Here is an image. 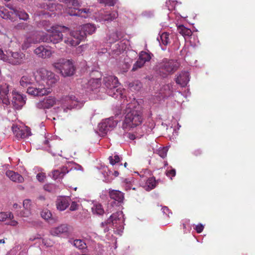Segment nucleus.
Returning <instances> with one entry per match:
<instances>
[{
	"mask_svg": "<svg viewBox=\"0 0 255 255\" xmlns=\"http://www.w3.org/2000/svg\"><path fill=\"white\" fill-rule=\"evenodd\" d=\"M125 115L123 125L125 128L135 127L140 125L142 122L141 109L135 99L132 102L127 104Z\"/></svg>",
	"mask_w": 255,
	"mask_h": 255,
	"instance_id": "obj_1",
	"label": "nucleus"
},
{
	"mask_svg": "<svg viewBox=\"0 0 255 255\" xmlns=\"http://www.w3.org/2000/svg\"><path fill=\"white\" fill-rule=\"evenodd\" d=\"M48 33L39 35V41L46 43H58L64 40L65 35L69 33V29L60 25L53 26L50 29H46Z\"/></svg>",
	"mask_w": 255,
	"mask_h": 255,
	"instance_id": "obj_2",
	"label": "nucleus"
},
{
	"mask_svg": "<svg viewBox=\"0 0 255 255\" xmlns=\"http://www.w3.org/2000/svg\"><path fill=\"white\" fill-rule=\"evenodd\" d=\"M34 79L32 76L30 75H25L22 76L21 78L19 83L20 85L23 87H28L27 89V92L31 95L34 96H42L47 95L51 92V90L49 88H45L42 86L37 87L30 86L34 83Z\"/></svg>",
	"mask_w": 255,
	"mask_h": 255,
	"instance_id": "obj_3",
	"label": "nucleus"
},
{
	"mask_svg": "<svg viewBox=\"0 0 255 255\" xmlns=\"http://www.w3.org/2000/svg\"><path fill=\"white\" fill-rule=\"evenodd\" d=\"M104 83L107 94L114 98H123L124 89L121 87L117 77L109 75L104 77Z\"/></svg>",
	"mask_w": 255,
	"mask_h": 255,
	"instance_id": "obj_4",
	"label": "nucleus"
},
{
	"mask_svg": "<svg viewBox=\"0 0 255 255\" xmlns=\"http://www.w3.org/2000/svg\"><path fill=\"white\" fill-rule=\"evenodd\" d=\"M52 65L64 77L71 76L75 72L73 62L70 59H59L53 63Z\"/></svg>",
	"mask_w": 255,
	"mask_h": 255,
	"instance_id": "obj_5",
	"label": "nucleus"
},
{
	"mask_svg": "<svg viewBox=\"0 0 255 255\" xmlns=\"http://www.w3.org/2000/svg\"><path fill=\"white\" fill-rule=\"evenodd\" d=\"M178 66L176 61L165 58L157 63L156 69L162 77H166L177 70Z\"/></svg>",
	"mask_w": 255,
	"mask_h": 255,
	"instance_id": "obj_6",
	"label": "nucleus"
},
{
	"mask_svg": "<svg viewBox=\"0 0 255 255\" xmlns=\"http://www.w3.org/2000/svg\"><path fill=\"white\" fill-rule=\"evenodd\" d=\"M125 219L123 213L122 211H118L112 214L105 223H102L101 225L104 226L105 224H112L115 233L121 235L124 228Z\"/></svg>",
	"mask_w": 255,
	"mask_h": 255,
	"instance_id": "obj_7",
	"label": "nucleus"
},
{
	"mask_svg": "<svg viewBox=\"0 0 255 255\" xmlns=\"http://www.w3.org/2000/svg\"><path fill=\"white\" fill-rule=\"evenodd\" d=\"M36 77L42 82V84L48 87H53L58 81V77L52 72L44 68H40L37 71Z\"/></svg>",
	"mask_w": 255,
	"mask_h": 255,
	"instance_id": "obj_8",
	"label": "nucleus"
},
{
	"mask_svg": "<svg viewBox=\"0 0 255 255\" xmlns=\"http://www.w3.org/2000/svg\"><path fill=\"white\" fill-rule=\"evenodd\" d=\"M83 105V101H78L75 96L70 95L62 100L61 107L64 112H68L72 109H80Z\"/></svg>",
	"mask_w": 255,
	"mask_h": 255,
	"instance_id": "obj_9",
	"label": "nucleus"
},
{
	"mask_svg": "<svg viewBox=\"0 0 255 255\" xmlns=\"http://www.w3.org/2000/svg\"><path fill=\"white\" fill-rule=\"evenodd\" d=\"M67 34H69V36L68 37L65 36L64 42L65 44L71 46H77L86 38L85 33L84 32H82L80 27L78 30L72 32L69 31Z\"/></svg>",
	"mask_w": 255,
	"mask_h": 255,
	"instance_id": "obj_10",
	"label": "nucleus"
},
{
	"mask_svg": "<svg viewBox=\"0 0 255 255\" xmlns=\"http://www.w3.org/2000/svg\"><path fill=\"white\" fill-rule=\"evenodd\" d=\"M24 54L18 52H6L4 61L13 65H20L22 63Z\"/></svg>",
	"mask_w": 255,
	"mask_h": 255,
	"instance_id": "obj_11",
	"label": "nucleus"
},
{
	"mask_svg": "<svg viewBox=\"0 0 255 255\" xmlns=\"http://www.w3.org/2000/svg\"><path fill=\"white\" fill-rule=\"evenodd\" d=\"M117 122L112 118H110L103 120L99 124L98 128L99 131L103 135L107 133L109 131L113 130L117 126Z\"/></svg>",
	"mask_w": 255,
	"mask_h": 255,
	"instance_id": "obj_12",
	"label": "nucleus"
},
{
	"mask_svg": "<svg viewBox=\"0 0 255 255\" xmlns=\"http://www.w3.org/2000/svg\"><path fill=\"white\" fill-rule=\"evenodd\" d=\"M12 96L11 102L13 106L16 110L20 109L25 104L26 97L15 91L12 92Z\"/></svg>",
	"mask_w": 255,
	"mask_h": 255,
	"instance_id": "obj_13",
	"label": "nucleus"
},
{
	"mask_svg": "<svg viewBox=\"0 0 255 255\" xmlns=\"http://www.w3.org/2000/svg\"><path fill=\"white\" fill-rule=\"evenodd\" d=\"M34 52L39 58L43 59L50 58L53 53L50 47L43 45L35 48Z\"/></svg>",
	"mask_w": 255,
	"mask_h": 255,
	"instance_id": "obj_14",
	"label": "nucleus"
},
{
	"mask_svg": "<svg viewBox=\"0 0 255 255\" xmlns=\"http://www.w3.org/2000/svg\"><path fill=\"white\" fill-rule=\"evenodd\" d=\"M9 86L5 83L0 85V99L3 104L6 105L10 104L9 98Z\"/></svg>",
	"mask_w": 255,
	"mask_h": 255,
	"instance_id": "obj_15",
	"label": "nucleus"
},
{
	"mask_svg": "<svg viewBox=\"0 0 255 255\" xmlns=\"http://www.w3.org/2000/svg\"><path fill=\"white\" fill-rule=\"evenodd\" d=\"M11 128L17 138H24L31 135L30 129L27 127L20 129L18 126L13 125Z\"/></svg>",
	"mask_w": 255,
	"mask_h": 255,
	"instance_id": "obj_16",
	"label": "nucleus"
},
{
	"mask_svg": "<svg viewBox=\"0 0 255 255\" xmlns=\"http://www.w3.org/2000/svg\"><path fill=\"white\" fill-rule=\"evenodd\" d=\"M56 103V99L54 97L49 96L39 101L36 104V107L39 109H49Z\"/></svg>",
	"mask_w": 255,
	"mask_h": 255,
	"instance_id": "obj_17",
	"label": "nucleus"
},
{
	"mask_svg": "<svg viewBox=\"0 0 255 255\" xmlns=\"http://www.w3.org/2000/svg\"><path fill=\"white\" fill-rule=\"evenodd\" d=\"M69 230V228L67 224H61L58 227L52 228L50 230V234L54 236H60L67 235Z\"/></svg>",
	"mask_w": 255,
	"mask_h": 255,
	"instance_id": "obj_18",
	"label": "nucleus"
},
{
	"mask_svg": "<svg viewBox=\"0 0 255 255\" xmlns=\"http://www.w3.org/2000/svg\"><path fill=\"white\" fill-rule=\"evenodd\" d=\"M71 199L69 197H59L56 201V205L58 210L63 211L69 206Z\"/></svg>",
	"mask_w": 255,
	"mask_h": 255,
	"instance_id": "obj_19",
	"label": "nucleus"
},
{
	"mask_svg": "<svg viewBox=\"0 0 255 255\" xmlns=\"http://www.w3.org/2000/svg\"><path fill=\"white\" fill-rule=\"evenodd\" d=\"M101 86V80L100 78H92L88 81L87 85L84 88L86 89V91L88 93L91 91L96 92L97 89Z\"/></svg>",
	"mask_w": 255,
	"mask_h": 255,
	"instance_id": "obj_20",
	"label": "nucleus"
},
{
	"mask_svg": "<svg viewBox=\"0 0 255 255\" xmlns=\"http://www.w3.org/2000/svg\"><path fill=\"white\" fill-rule=\"evenodd\" d=\"M190 80L189 74L187 72L183 71L179 73L176 79V83L181 87H185Z\"/></svg>",
	"mask_w": 255,
	"mask_h": 255,
	"instance_id": "obj_21",
	"label": "nucleus"
},
{
	"mask_svg": "<svg viewBox=\"0 0 255 255\" xmlns=\"http://www.w3.org/2000/svg\"><path fill=\"white\" fill-rule=\"evenodd\" d=\"M70 170L68 169L66 166H63L59 169L54 170L52 172V178L54 180L61 179L63 178L64 176L70 171Z\"/></svg>",
	"mask_w": 255,
	"mask_h": 255,
	"instance_id": "obj_22",
	"label": "nucleus"
},
{
	"mask_svg": "<svg viewBox=\"0 0 255 255\" xmlns=\"http://www.w3.org/2000/svg\"><path fill=\"white\" fill-rule=\"evenodd\" d=\"M157 40L159 41L162 49L165 50L166 46L170 43L169 34L167 32H163L160 34L159 38H157Z\"/></svg>",
	"mask_w": 255,
	"mask_h": 255,
	"instance_id": "obj_23",
	"label": "nucleus"
},
{
	"mask_svg": "<svg viewBox=\"0 0 255 255\" xmlns=\"http://www.w3.org/2000/svg\"><path fill=\"white\" fill-rule=\"evenodd\" d=\"M5 174L7 177L13 182L22 183L24 181V178L21 175L12 170H7Z\"/></svg>",
	"mask_w": 255,
	"mask_h": 255,
	"instance_id": "obj_24",
	"label": "nucleus"
},
{
	"mask_svg": "<svg viewBox=\"0 0 255 255\" xmlns=\"http://www.w3.org/2000/svg\"><path fill=\"white\" fill-rule=\"evenodd\" d=\"M90 8H81L75 10L74 12H69V15L71 16H78L83 18H87L91 13Z\"/></svg>",
	"mask_w": 255,
	"mask_h": 255,
	"instance_id": "obj_25",
	"label": "nucleus"
},
{
	"mask_svg": "<svg viewBox=\"0 0 255 255\" xmlns=\"http://www.w3.org/2000/svg\"><path fill=\"white\" fill-rule=\"evenodd\" d=\"M82 32L85 33V37L87 34H92L94 33L96 30V26L92 24L87 23L80 27Z\"/></svg>",
	"mask_w": 255,
	"mask_h": 255,
	"instance_id": "obj_26",
	"label": "nucleus"
},
{
	"mask_svg": "<svg viewBox=\"0 0 255 255\" xmlns=\"http://www.w3.org/2000/svg\"><path fill=\"white\" fill-rule=\"evenodd\" d=\"M126 48V45L123 41H120L116 44L112 48L113 54L118 55Z\"/></svg>",
	"mask_w": 255,
	"mask_h": 255,
	"instance_id": "obj_27",
	"label": "nucleus"
},
{
	"mask_svg": "<svg viewBox=\"0 0 255 255\" xmlns=\"http://www.w3.org/2000/svg\"><path fill=\"white\" fill-rule=\"evenodd\" d=\"M109 195L111 199L118 202H122L124 198L123 193L118 190H112L110 191Z\"/></svg>",
	"mask_w": 255,
	"mask_h": 255,
	"instance_id": "obj_28",
	"label": "nucleus"
},
{
	"mask_svg": "<svg viewBox=\"0 0 255 255\" xmlns=\"http://www.w3.org/2000/svg\"><path fill=\"white\" fill-rule=\"evenodd\" d=\"M11 9L12 10L13 13L17 16L20 19L26 21L29 19L28 14L24 10H18L14 8Z\"/></svg>",
	"mask_w": 255,
	"mask_h": 255,
	"instance_id": "obj_29",
	"label": "nucleus"
},
{
	"mask_svg": "<svg viewBox=\"0 0 255 255\" xmlns=\"http://www.w3.org/2000/svg\"><path fill=\"white\" fill-rule=\"evenodd\" d=\"M41 41L39 40H34L33 38L31 37H27L25 38L23 43L22 45V48L23 49H26L28 48L31 45V43H35L36 42H40Z\"/></svg>",
	"mask_w": 255,
	"mask_h": 255,
	"instance_id": "obj_30",
	"label": "nucleus"
},
{
	"mask_svg": "<svg viewBox=\"0 0 255 255\" xmlns=\"http://www.w3.org/2000/svg\"><path fill=\"white\" fill-rule=\"evenodd\" d=\"M153 151L154 153H157L161 157L164 158L166 156L168 148L167 147H160L156 149L153 148Z\"/></svg>",
	"mask_w": 255,
	"mask_h": 255,
	"instance_id": "obj_31",
	"label": "nucleus"
},
{
	"mask_svg": "<svg viewBox=\"0 0 255 255\" xmlns=\"http://www.w3.org/2000/svg\"><path fill=\"white\" fill-rule=\"evenodd\" d=\"M177 30L179 33L183 36H190L192 32L190 29L185 27L183 25H179L177 26Z\"/></svg>",
	"mask_w": 255,
	"mask_h": 255,
	"instance_id": "obj_32",
	"label": "nucleus"
},
{
	"mask_svg": "<svg viewBox=\"0 0 255 255\" xmlns=\"http://www.w3.org/2000/svg\"><path fill=\"white\" fill-rule=\"evenodd\" d=\"M156 186L155 180L154 178H150L146 180L144 188L146 190H150Z\"/></svg>",
	"mask_w": 255,
	"mask_h": 255,
	"instance_id": "obj_33",
	"label": "nucleus"
},
{
	"mask_svg": "<svg viewBox=\"0 0 255 255\" xmlns=\"http://www.w3.org/2000/svg\"><path fill=\"white\" fill-rule=\"evenodd\" d=\"M92 211L93 214L97 215H102L104 213V210L100 204H96L92 207Z\"/></svg>",
	"mask_w": 255,
	"mask_h": 255,
	"instance_id": "obj_34",
	"label": "nucleus"
},
{
	"mask_svg": "<svg viewBox=\"0 0 255 255\" xmlns=\"http://www.w3.org/2000/svg\"><path fill=\"white\" fill-rule=\"evenodd\" d=\"M118 16V12L117 11H113L109 14L104 15L102 17V19L104 21H110L116 19Z\"/></svg>",
	"mask_w": 255,
	"mask_h": 255,
	"instance_id": "obj_35",
	"label": "nucleus"
},
{
	"mask_svg": "<svg viewBox=\"0 0 255 255\" xmlns=\"http://www.w3.org/2000/svg\"><path fill=\"white\" fill-rule=\"evenodd\" d=\"M72 244L79 250L85 249L87 248L86 244L83 240L80 239L75 240Z\"/></svg>",
	"mask_w": 255,
	"mask_h": 255,
	"instance_id": "obj_36",
	"label": "nucleus"
},
{
	"mask_svg": "<svg viewBox=\"0 0 255 255\" xmlns=\"http://www.w3.org/2000/svg\"><path fill=\"white\" fill-rule=\"evenodd\" d=\"M0 16L3 19H9L11 21H13L8 10L3 7L0 8Z\"/></svg>",
	"mask_w": 255,
	"mask_h": 255,
	"instance_id": "obj_37",
	"label": "nucleus"
},
{
	"mask_svg": "<svg viewBox=\"0 0 255 255\" xmlns=\"http://www.w3.org/2000/svg\"><path fill=\"white\" fill-rule=\"evenodd\" d=\"M119 38L118 32H113L108 35L107 40L109 43H112L117 41Z\"/></svg>",
	"mask_w": 255,
	"mask_h": 255,
	"instance_id": "obj_38",
	"label": "nucleus"
},
{
	"mask_svg": "<svg viewBox=\"0 0 255 255\" xmlns=\"http://www.w3.org/2000/svg\"><path fill=\"white\" fill-rule=\"evenodd\" d=\"M13 218V215L11 212H0V221L4 222L7 219H11Z\"/></svg>",
	"mask_w": 255,
	"mask_h": 255,
	"instance_id": "obj_39",
	"label": "nucleus"
},
{
	"mask_svg": "<svg viewBox=\"0 0 255 255\" xmlns=\"http://www.w3.org/2000/svg\"><path fill=\"white\" fill-rule=\"evenodd\" d=\"M139 58L145 63L150 60L151 56L148 53L142 51L139 54Z\"/></svg>",
	"mask_w": 255,
	"mask_h": 255,
	"instance_id": "obj_40",
	"label": "nucleus"
},
{
	"mask_svg": "<svg viewBox=\"0 0 255 255\" xmlns=\"http://www.w3.org/2000/svg\"><path fill=\"white\" fill-rule=\"evenodd\" d=\"M110 163L113 165L118 164L120 161V157L118 154L111 155L109 157Z\"/></svg>",
	"mask_w": 255,
	"mask_h": 255,
	"instance_id": "obj_41",
	"label": "nucleus"
},
{
	"mask_svg": "<svg viewBox=\"0 0 255 255\" xmlns=\"http://www.w3.org/2000/svg\"><path fill=\"white\" fill-rule=\"evenodd\" d=\"M144 64L145 63L143 61L141 60L139 58H138L137 61L133 65L132 70H136L137 69L142 67Z\"/></svg>",
	"mask_w": 255,
	"mask_h": 255,
	"instance_id": "obj_42",
	"label": "nucleus"
},
{
	"mask_svg": "<svg viewBox=\"0 0 255 255\" xmlns=\"http://www.w3.org/2000/svg\"><path fill=\"white\" fill-rule=\"evenodd\" d=\"M129 86L130 88H132L134 90L138 91L141 88V83L138 81H135L130 83Z\"/></svg>",
	"mask_w": 255,
	"mask_h": 255,
	"instance_id": "obj_43",
	"label": "nucleus"
},
{
	"mask_svg": "<svg viewBox=\"0 0 255 255\" xmlns=\"http://www.w3.org/2000/svg\"><path fill=\"white\" fill-rule=\"evenodd\" d=\"M41 215L44 219L48 220L51 218L52 214L49 211L45 210L41 212Z\"/></svg>",
	"mask_w": 255,
	"mask_h": 255,
	"instance_id": "obj_44",
	"label": "nucleus"
},
{
	"mask_svg": "<svg viewBox=\"0 0 255 255\" xmlns=\"http://www.w3.org/2000/svg\"><path fill=\"white\" fill-rule=\"evenodd\" d=\"M100 3H105V5L109 6H114L117 2L118 0H99Z\"/></svg>",
	"mask_w": 255,
	"mask_h": 255,
	"instance_id": "obj_45",
	"label": "nucleus"
},
{
	"mask_svg": "<svg viewBox=\"0 0 255 255\" xmlns=\"http://www.w3.org/2000/svg\"><path fill=\"white\" fill-rule=\"evenodd\" d=\"M28 26V24L26 23L21 22L18 23L15 26V29L17 30L25 29Z\"/></svg>",
	"mask_w": 255,
	"mask_h": 255,
	"instance_id": "obj_46",
	"label": "nucleus"
},
{
	"mask_svg": "<svg viewBox=\"0 0 255 255\" xmlns=\"http://www.w3.org/2000/svg\"><path fill=\"white\" fill-rule=\"evenodd\" d=\"M42 243L46 247H51L53 245V243L51 242V241L48 239H43L42 240Z\"/></svg>",
	"mask_w": 255,
	"mask_h": 255,
	"instance_id": "obj_47",
	"label": "nucleus"
},
{
	"mask_svg": "<svg viewBox=\"0 0 255 255\" xmlns=\"http://www.w3.org/2000/svg\"><path fill=\"white\" fill-rule=\"evenodd\" d=\"M46 177V175L44 173H39L36 175L37 179L40 182L44 181V179Z\"/></svg>",
	"mask_w": 255,
	"mask_h": 255,
	"instance_id": "obj_48",
	"label": "nucleus"
},
{
	"mask_svg": "<svg viewBox=\"0 0 255 255\" xmlns=\"http://www.w3.org/2000/svg\"><path fill=\"white\" fill-rule=\"evenodd\" d=\"M175 174H176V171L174 169H172L171 170H168L166 171V175L168 177H170L171 179H172V177L175 176Z\"/></svg>",
	"mask_w": 255,
	"mask_h": 255,
	"instance_id": "obj_49",
	"label": "nucleus"
},
{
	"mask_svg": "<svg viewBox=\"0 0 255 255\" xmlns=\"http://www.w3.org/2000/svg\"><path fill=\"white\" fill-rule=\"evenodd\" d=\"M204 229V226L201 224H198L195 228V230L198 233H201Z\"/></svg>",
	"mask_w": 255,
	"mask_h": 255,
	"instance_id": "obj_50",
	"label": "nucleus"
},
{
	"mask_svg": "<svg viewBox=\"0 0 255 255\" xmlns=\"http://www.w3.org/2000/svg\"><path fill=\"white\" fill-rule=\"evenodd\" d=\"M142 15L147 17H150L153 15V12L151 11H145L142 13Z\"/></svg>",
	"mask_w": 255,
	"mask_h": 255,
	"instance_id": "obj_51",
	"label": "nucleus"
},
{
	"mask_svg": "<svg viewBox=\"0 0 255 255\" xmlns=\"http://www.w3.org/2000/svg\"><path fill=\"white\" fill-rule=\"evenodd\" d=\"M78 205L75 202H72L70 207L71 211H75L78 209Z\"/></svg>",
	"mask_w": 255,
	"mask_h": 255,
	"instance_id": "obj_52",
	"label": "nucleus"
},
{
	"mask_svg": "<svg viewBox=\"0 0 255 255\" xmlns=\"http://www.w3.org/2000/svg\"><path fill=\"white\" fill-rule=\"evenodd\" d=\"M23 206L25 209L28 210L30 207V200L28 199L24 200L23 202Z\"/></svg>",
	"mask_w": 255,
	"mask_h": 255,
	"instance_id": "obj_53",
	"label": "nucleus"
},
{
	"mask_svg": "<svg viewBox=\"0 0 255 255\" xmlns=\"http://www.w3.org/2000/svg\"><path fill=\"white\" fill-rule=\"evenodd\" d=\"M12 219H9L10 221L6 223V224L12 226H17L18 224V222Z\"/></svg>",
	"mask_w": 255,
	"mask_h": 255,
	"instance_id": "obj_54",
	"label": "nucleus"
},
{
	"mask_svg": "<svg viewBox=\"0 0 255 255\" xmlns=\"http://www.w3.org/2000/svg\"><path fill=\"white\" fill-rule=\"evenodd\" d=\"M161 210L163 214H165L167 217H169V214L170 212L169 211V209L167 207L165 206L163 207Z\"/></svg>",
	"mask_w": 255,
	"mask_h": 255,
	"instance_id": "obj_55",
	"label": "nucleus"
},
{
	"mask_svg": "<svg viewBox=\"0 0 255 255\" xmlns=\"http://www.w3.org/2000/svg\"><path fill=\"white\" fill-rule=\"evenodd\" d=\"M6 54L3 53V51L0 48V59L4 61V58H5Z\"/></svg>",
	"mask_w": 255,
	"mask_h": 255,
	"instance_id": "obj_56",
	"label": "nucleus"
},
{
	"mask_svg": "<svg viewBox=\"0 0 255 255\" xmlns=\"http://www.w3.org/2000/svg\"><path fill=\"white\" fill-rule=\"evenodd\" d=\"M128 137L131 140H134L135 139V135L133 134L129 133L128 134Z\"/></svg>",
	"mask_w": 255,
	"mask_h": 255,
	"instance_id": "obj_57",
	"label": "nucleus"
},
{
	"mask_svg": "<svg viewBox=\"0 0 255 255\" xmlns=\"http://www.w3.org/2000/svg\"><path fill=\"white\" fill-rule=\"evenodd\" d=\"M72 3L74 6H78L79 5V2L77 0H72Z\"/></svg>",
	"mask_w": 255,
	"mask_h": 255,
	"instance_id": "obj_58",
	"label": "nucleus"
},
{
	"mask_svg": "<svg viewBox=\"0 0 255 255\" xmlns=\"http://www.w3.org/2000/svg\"><path fill=\"white\" fill-rule=\"evenodd\" d=\"M75 169L77 170H83V167L80 165H77L75 167Z\"/></svg>",
	"mask_w": 255,
	"mask_h": 255,
	"instance_id": "obj_59",
	"label": "nucleus"
},
{
	"mask_svg": "<svg viewBox=\"0 0 255 255\" xmlns=\"http://www.w3.org/2000/svg\"><path fill=\"white\" fill-rule=\"evenodd\" d=\"M107 225V224H105V225H104V226H103L101 225V226H102V227L104 228V232H105V233H107V232H108L109 231V228H108V227H105V226L106 225Z\"/></svg>",
	"mask_w": 255,
	"mask_h": 255,
	"instance_id": "obj_60",
	"label": "nucleus"
},
{
	"mask_svg": "<svg viewBox=\"0 0 255 255\" xmlns=\"http://www.w3.org/2000/svg\"><path fill=\"white\" fill-rule=\"evenodd\" d=\"M107 52V49H102V50L101 51L99 52V54H101V53L104 54V53H106Z\"/></svg>",
	"mask_w": 255,
	"mask_h": 255,
	"instance_id": "obj_61",
	"label": "nucleus"
},
{
	"mask_svg": "<svg viewBox=\"0 0 255 255\" xmlns=\"http://www.w3.org/2000/svg\"><path fill=\"white\" fill-rule=\"evenodd\" d=\"M77 9H75V8H74V9H69L68 11V13L69 14V12H75V10H77Z\"/></svg>",
	"mask_w": 255,
	"mask_h": 255,
	"instance_id": "obj_62",
	"label": "nucleus"
},
{
	"mask_svg": "<svg viewBox=\"0 0 255 255\" xmlns=\"http://www.w3.org/2000/svg\"><path fill=\"white\" fill-rule=\"evenodd\" d=\"M114 175L115 176H118L119 175V172L117 171H115L114 173Z\"/></svg>",
	"mask_w": 255,
	"mask_h": 255,
	"instance_id": "obj_63",
	"label": "nucleus"
},
{
	"mask_svg": "<svg viewBox=\"0 0 255 255\" xmlns=\"http://www.w3.org/2000/svg\"><path fill=\"white\" fill-rule=\"evenodd\" d=\"M49 140H47V139H45V140H44V143L45 144H49Z\"/></svg>",
	"mask_w": 255,
	"mask_h": 255,
	"instance_id": "obj_64",
	"label": "nucleus"
}]
</instances>
